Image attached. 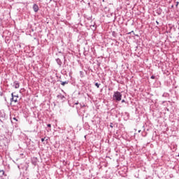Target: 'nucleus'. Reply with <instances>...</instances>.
<instances>
[{
	"instance_id": "1",
	"label": "nucleus",
	"mask_w": 179,
	"mask_h": 179,
	"mask_svg": "<svg viewBox=\"0 0 179 179\" xmlns=\"http://www.w3.org/2000/svg\"><path fill=\"white\" fill-rule=\"evenodd\" d=\"M113 99V100H115V101H121L122 99V94L118 91L114 92Z\"/></svg>"
},
{
	"instance_id": "2",
	"label": "nucleus",
	"mask_w": 179,
	"mask_h": 179,
	"mask_svg": "<svg viewBox=\"0 0 179 179\" xmlns=\"http://www.w3.org/2000/svg\"><path fill=\"white\" fill-rule=\"evenodd\" d=\"M8 120V117L6 115V113H5L4 110H0V122L2 124H4L5 121Z\"/></svg>"
},
{
	"instance_id": "3",
	"label": "nucleus",
	"mask_w": 179,
	"mask_h": 179,
	"mask_svg": "<svg viewBox=\"0 0 179 179\" xmlns=\"http://www.w3.org/2000/svg\"><path fill=\"white\" fill-rule=\"evenodd\" d=\"M15 97H19V95H15L13 92L11 94V98H10V102L17 103V99H15Z\"/></svg>"
},
{
	"instance_id": "4",
	"label": "nucleus",
	"mask_w": 179,
	"mask_h": 179,
	"mask_svg": "<svg viewBox=\"0 0 179 179\" xmlns=\"http://www.w3.org/2000/svg\"><path fill=\"white\" fill-rule=\"evenodd\" d=\"M13 87H14L15 89H19V87H20V83H19V81L15 80L13 82Z\"/></svg>"
},
{
	"instance_id": "5",
	"label": "nucleus",
	"mask_w": 179,
	"mask_h": 179,
	"mask_svg": "<svg viewBox=\"0 0 179 179\" xmlns=\"http://www.w3.org/2000/svg\"><path fill=\"white\" fill-rule=\"evenodd\" d=\"M32 8L36 13H37V12H38L40 10V8H38V5H37V3H34Z\"/></svg>"
},
{
	"instance_id": "6",
	"label": "nucleus",
	"mask_w": 179,
	"mask_h": 179,
	"mask_svg": "<svg viewBox=\"0 0 179 179\" xmlns=\"http://www.w3.org/2000/svg\"><path fill=\"white\" fill-rule=\"evenodd\" d=\"M57 99L59 100H62V101H64L65 100V96H64L62 94H59L57 95Z\"/></svg>"
},
{
	"instance_id": "7",
	"label": "nucleus",
	"mask_w": 179,
	"mask_h": 179,
	"mask_svg": "<svg viewBox=\"0 0 179 179\" xmlns=\"http://www.w3.org/2000/svg\"><path fill=\"white\" fill-rule=\"evenodd\" d=\"M17 168L19 169V170H27V167L26 166V165L23 164L17 165Z\"/></svg>"
},
{
	"instance_id": "8",
	"label": "nucleus",
	"mask_w": 179,
	"mask_h": 179,
	"mask_svg": "<svg viewBox=\"0 0 179 179\" xmlns=\"http://www.w3.org/2000/svg\"><path fill=\"white\" fill-rule=\"evenodd\" d=\"M57 65H59V68H61L62 66V61H61V59L57 58L55 59Z\"/></svg>"
},
{
	"instance_id": "9",
	"label": "nucleus",
	"mask_w": 179,
	"mask_h": 179,
	"mask_svg": "<svg viewBox=\"0 0 179 179\" xmlns=\"http://www.w3.org/2000/svg\"><path fill=\"white\" fill-rule=\"evenodd\" d=\"M10 121L12 123H13V121H15V122H17V121H19V117H10Z\"/></svg>"
},
{
	"instance_id": "10",
	"label": "nucleus",
	"mask_w": 179,
	"mask_h": 179,
	"mask_svg": "<svg viewBox=\"0 0 179 179\" xmlns=\"http://www.w3.org/2000/svg\"><path fill=\"white\" fill-rule=\"evenodd\" d=\"M31 163H32V164H34V166H36L37 165V158H34L32 159Z\"/></svg>"
},
{
	"instance_id": "11",
	"label": "nucleus",
	"mask_w": 179,
	"mask_h": 179,
	"mask_svg": "<svg viewBox=\"0 0 179 179\" xmlns=\"http://www.w3.org/2000/svg\"><path fill=\"white\" fill-rule=\"evenodd\" d=\"M62 86H64V85H68L69 83V81L66 80V81H60Z\"/></svg>"
},
{
	"instance_id": "12",
	"label": "nucleus",
	"mask_w": 179,
	"mask_h": 179,
	"mask_svg": "<svg viewBox=\"0 0 179 179\" xmlns=\"http://www.w3.org/2000/svg\"><path fill=\"white\" fill-rule=\"evenodd\" d=\"M3 140L6 141V143H9V142H10V140L8 139V138H6V137H4Z\"/></svg>"
},
{
	"instance_id": "13",
	"label": "nucleus",
	"mask_w": 179,
	"mask_h": 179,
	"mask_svg": "<svg viewBox=\"0 0 179 179\" xmlns=\"http://www.w3.org/2000/svg\"><path fill=\"white\" fill-rule=\"evenodd\" d=\"M95 24H94L90 25V28H91V29H93V27H94V30H96V27H94Z\"/></svg>"
},
{
	"instance_id": "14",
	"label": "nucleus",
	"mask_w": 179,
	"mask_h": 179,
	"mask_svg": "<svg viewBox=\"0 0 179 179\" xmlns=\"http://www.w3.org/2000/svg\"><path fill=\"white\" fill-rule=\"evenodd\" d=\"M112 36H113V37H117V33H115V31H113V32H112Z\"/></svg>"
},
{
	"instance_id": "15",
	"label": "nucleus",
	"mask_w": 179,
	"mask_h": 179,
	"mask_svg": "<svg viewBox=\"0 0 179 179\" xmlns=\"http://www.w3.org/2000/svg\"><path fill=\"white\" fill-rule=\"evenodd\" d=\"M100 85H101V84H99V83H95V86L97 87V89H99V87H100Z\"/></svg>"
},
{
	"instance_id": "16",
	"label": "nucleus",
	"mask_w": 179,
	"mask_h": 179,
	"mask_svg": "<svg viewBox=\"0 0 179 179\" xmlns=\"http://www.w3.org/2000/svg\"><path fill=\"white\" fill-rule=\"evenodd\" d=\"M0 173H1L2 176H6V175L5 174V171H3V170H1V169H0Z\"/></svg>"
},
{
	"instance_id": "17",
	"label": "nucleus",
	"mask_w": 179,
	"mask_h": 179,
	"mask_svg": "<svg viewBox=\"0 0 179 179\" xmlns=\"http://www.w3.org/2000/svg\"><path fill=\"white\" fill-rule=\"evenodd\" d=\"M167 96V93H164L163 94H162V97H166Z\"/></svg>"
},
{
	"instance_id": "18",
	"label": "nucleus",
	"mask_w": 179,
	"mask_h": 179,
	"mask_svg": "<svg viewBox=\"0 0 179 179\" xmlns=\"http://www.w3.org/2000/svg\"><path fill=\"white\" fill-rule=\"evenodd\" d=\"M110 128H114V126L113 125V122H110Z\"/></svg>"
},
{
	"instance_id": "19",
	"label": "nucleus",
	"mask_w": 179,
	"mask_h": 179,
	"mask_svg": "<svg viewBox=\"0 0 179 179\" xmlns=\"http://www.w3.org/2000/svg\"><path fill=\"white\" fill-rule=\"evenodd\" d=\"M150 78H151V79H156V76H151Z\"/></svg>"
},
{
	"instance_id": "20",
	"label": "nucleus",
	"mask_w": 179,
	"mask_h": 179,
	"mask_svg": "<svg viewBox=\"0 0 179 179\" xmlns=\"http://www.w3.org/2000/svg\"><path fill=\"white\" fill-rule=\"evenodd\" d=\"M47 127H48V128H51V124H47Z\"/></svg>"
},
{
	"instance_id": "21",
	"label": "nucleus",
	"mask_w": 179,
	"mask_h": 179,
	"mask_svg": "<svg viewBox=\"0 0 179 179\" xmlns=\"http://www.w3.org/2000/svg\"><path fill=\"white\" fill-rule=\"evenodd\" d=\"M121 102H122V103H127V101H125V99H122Z\"/></svg>"
},
{
	"instance_id": "22",
	"label": "nucleus",
	"mask_w": 179,
	"mask_h": 179,
	"mask_svg": "<svg viewBox=\"0 0 179 179\" xmlns=\"http://www.w3.org/2000/svg\"><path fill=\"white\" fill-rule=\"evenodd\" d=\"M45 139V138H42L41 139V142H44Z\"/></svg>"
},
{
	"instance_id": "23",
	"label": "nucleus",
	"mask_w": 179,
	"mask_h": 179,
	"mask_svg": "<svg viewBox=\"0 0 179 179\" xmlns=\"http://www.w3.org/2000/svg\"><path fill=\"white\" fill-rule=\"evenodd\" d=\"M127 115V118H129V114L128 113H126Z\"/></svg>"
},
{
	"instance_id": "24",
	"label": "nucleus",
	"mask_w": 179,
	"mask_h": 179,
	"mask_svg": "<svg viewBox=\"0 0 179 179\" xmlns=\"http://www.w3.org/2000/svg\"><path fill=\"white\" fill-rule=\"evenodd\" d=\"M80 104V107H85V105L82 106V104L79 103Z\"/></svg>"
},
{
	"instance_id": "25",
	"label": "nucleus",
	"mask_w": 179,
	"mask_h": 179,
	"mask_svg": "<svg viewBox=\"0 0 179 179\" xmlns=\"http://www.w3.org/2000/svg\"><path fill=\"white\" fill-rule=\"evenodd\" d=\"M24 179H29V178L24 176Z\"/></svg>"
},
{
	"instance_id": "26",
	"label": "nucleus",
	"mask_w": 179,
	"mask_h": 179,
	"mask_svg": "<svg viewBox=\"0 0 179 179\" xmlns=\"http://www.w3.org/2000/svg\"><path fill=\"white\" fill-rule=\"evenodd\" d=\"M157 24H159V21H156Z\"/></svg>"
},
{
	"instance_id": "27",
	"label": "nucleus",
	"mask_w": 179,
	"mask_h": 179,
	"mask_svg": "<svg viewBox=\"0 0 179 179\" xmlns=\"http://www.w3.org/2000/svg\"><path fill=\"white\" fill-rule=\"evenodd\" d=\"M176 6H178V2L176 3Z\"/></svg>"
},
{
	"instance_id": "28",
	"label": "nucleus",
	"mask_w": 179,
	"mask_h": 179,
	"mask_svg": "<svg viewBox=\"0 0 179 179\" xmlns=\"http://www.w3.org/2000/svg\"><path fill=\"white\" fill-rule=\"evenodd\" d=\"M75 104H76V105H78V104H79V103L76 102V103H75Z\"/></svg>"
},
{
	"instance_id": "29",
	"label": "nucleus",
	"mask_w": 179,
	"mask_h": 179,
	"mask_svg": "<svg viewBox=\"0 0 179 179\" xmlns=\"http://www.w3.org/2000/svg\"><path fill=\"white\" fill-rule=\"evenodd\" d=\"M15 99H19V97H15Z\"/></svg>"
},
{
	"instance_id": "30",
	"label": "nucleus",
	"mask_w": 179,
	"mask_h": 179,
	"mask_svg": "<svg viewBox=\"0 0 179 179\" xmlns=\"http://www.w3.org/2000/svg\"><path fill=\"white\" fill-rule=\"evenodd\" d=\"M131 33H134V31H131Z\"/></svg>"
},
{
	"instance_id": "31",
	"label": "nucleus",
	"mask_w": 179,
	"mask_h": 179,
	"mask_svg": "<svg viewBox=\"0 0 179 179\" xmlns=\"http://www.w3.org/2000/svg\"><path fill=\"white\" fill-rule=\"evenodd\" d=\"M129 34H131V32H129Z\"/></svg>"
},
{
	"instance_id": "32",
	"label": "nucleus",
	"mask_w": 179,
	"mask_h": 179,
	"mask_svg": "<svg viewBox=\"0 0 179 179\" xmlns=\"http://www.w3.org/2000/svg\"><path fill=\"white\" fill-rule=\"evenodd\" d=\"M138 132H141V130H139Z\"/></svg>"
},
{
	"instance_id": "33",
	"label": "nucleus",
	"mask_w": 179,
	"mask_h": 179,
	"mask_svg": "<svg viewBox=\"0 0 179 179\" xmlns=\"http://www.w3.org/2000/svg\"><path fill=\"white\" fill-rule=\"evenodd\" d=\"M64 59H65V57H64Z\"/></svg>"
},
{
	"instance_id": "34",
	"label": "nucleus",
	"mask_w": 179,
	"mask_h": 179,
	"mask_svg": "<svg viewBox=\"0 0 179 179\" xmlns=\"http://www.w3.org/2000/svg\"><path fill=\"white\" fill-rule=\"evenodd\" d=\"M0 177H2V176H0Z\"/></svg>"
},
{
	"instance_id": "35",
	"label": "nucleus",
	"mask_w": 179,
	"mask_h": 179,
	"mask_svg": "<svg viewBox=\"0 0 179 179\" xmlns=\"http://www.w3.org/2000/svg\"><path fill=\"white\" fill-rule=\"evenodd\" d=\"M2 179H3V178H2Z\"/></svg>"
}]
</instances>
